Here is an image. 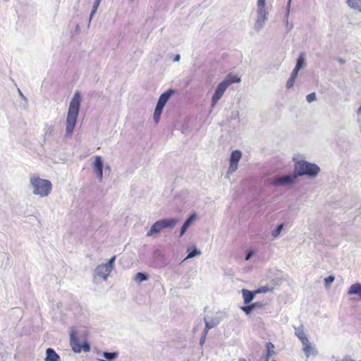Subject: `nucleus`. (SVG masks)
<instances>
[{"instance_id": "39", "label": "nucleus", "mask_w": 361, "mask_h": 361, "mask_svg": "<svg viewBox=\"0 0 361 361\" xmlns=\"http://www.w3.org/2000/svg\"><path fill=\"white\" fill-rule=\"evenodd\" d=\"M160 117H161V114L154 111V114H153V119L156 123H157L159 121Z\"/></svg>"}, {"instance_id": "40", "label": "nucleus", "mask_w": 361, "mask_h": 361, "mask_svg": "<svg viewBox=\"0 0 361 361\" xmlns=\"http://www.w3.org/2000/svg\"><path fill=\"white\" fill-rule=\"evenodd\" d=\"M164 108V106L157 103L154 111L161 114Z\"/></svg>"}, {"instance_id": "23", "label": "nucleus", "mask_w": 361, "mask_h": 361, "mask_svg": "<svg viewBox=\"0 0 361 361\" xmlns=\"http://www.w3.org/2000/svg\"><path fill=\"white\" fill-rule=\"evenodd\" d=\"M205 324H207V329H212L220 324V319L218 317L212 318L209 321H207L206 318H204Z\"/></svg>"}, {"instance_id": "37", "label": "nucleus", "mask_w": 361, "mask_h": 361, "mask_svg": "<svg viewBox=\"0 0 361 361\" xmlns=\"http://www.w3.org/2000/svg\"><path fill=\"white\" fill-rule=\"evenodd\" d=\"M53 132H54V126H46L45 135H51Z\"/></svg>"}, {"instance_id": "46", "label": "nucleus", "mask_w": 361, "mask_h": 361, "mask_svg": "<svg viewBox=\"0 0 361 361\" xmlns=\"http://www.w3.org/2000/svg\"><path fill=\"white\" fill-rule=\"evenodd\" d=\"M205 341H206V337L201 336V338L200 339V345H203L204 343H205Z\"/></svg>"}, {"instance_id": "13", "label": "nucleus", "mask_w": 361, "mask_h": 361, "mask_svg": "<svg viewBox=\"0 0 361 361\" xmlns=\"http://www.w3.org/2000/svg\"><path fill=\"white\" fill-rule=\"evenodd\" d=\"M174 93V90L169 89L159 96L157 103L165 106L166 104Z\"/></svg>"}, {"instance_id": "42", "label": "nucleus", "mask_w": 361, "mask_h": 361, "mask_svg": "<svg viewBox=\"0 0 361 361\" xmlns=\"http://www.w3.org/2000/svg\"><path fill=\"white\" fill-rule=\"evenodd\" d=\"M300 71L299 69H297L295 67L294 68V69L293 70L291 74H290V76L291 77H293L295 78H297L298 75V72Z\"/></svg>"}, {"instance_id": "50", "label": "nucleus", "mask_w": 361, "mask_h": 361, "mask_svg": "<svg viewBox=\"0 0 361 361\" xmlns=\"http://www.w3.org/2000/svg\"><path fill=\"white\" fill-rule=\"evenodd\" d=\"M337 61L340 63H345V61L344 59H343L342 58H338L337 59Z\"/></svg>"}, {"instance_id": "1", "label": "nucleus", "mask_w": 361, "mask_h": 361, "mask_svg": "<svg viewBox=\"0 0 361 361\" xmlns=\"http://www.w3.org/2000/svg\"><path fill=\"white\" fill-rule=\"evenodd\" d=\"M82 97L81 94L79 91H76L74 93L73 98L71 100L66 121V137H71L73 130L75 128L77 119L80 109Z\"/></svg>"}, {"instance_id": "35", "label": "nucleus", "mask_w": 361, "mask_h": 361, "mask_svg": "<svg viewBox=\"0 0 361 361\" xmlns=\"http://www.w3.org/2000/svg\"><path fill=\"white\" fill-rule=\"evenodd\" d=\"M238 164L230 163L229 168H228V172L231 173L235 172L238 169Z\"/></svg>"}, {"instance_id": "54", "label": "nucleus", "mask_w": 361, "mask_h": 361, "mask_svg": "<svg viewBox=\"0 0 361 361\" xmlns=\"http://www.w3.org/2000/svg\"><path fill=\"white\" fill-rule=\"evenodd\" d=\"M242 361H246V360H245V359H243V360H242Z\"/></svg>"}, {"instance_id": "31", "label": "nucleus", "mask_w": 361, "mask_h": 361, "mask_svg": "<svg viewBox=\"0 0 361 361\" xmlns=\"http://www.w3.org/2000/svg\"><path fill=\"white\" fill-rule=\"evenodd\" d=\"M306 99L307 102L311 103L317 99L315 92L310 93L307 95Z\"/></svg>"}, {"instance_id": "5", "label": "nucleus", "mask_w": 361, "mask_h": 361, "mask_svg": "<svg viewBox=\"0 0 361 361\" xmlns=\"http://www.w3.org/2000/svg\"><path fill=\"white\" fill-rule=\"evenodd\" d=\"M76 334L77 333L73 331L71 333L70 343L73 352L80 353L82 350L86 353L90 352L91 349L90 343L85 341L80 344Z\"/></svg>"}, {"instance_id": "3", "label": "nucleus", "mask_w": 361, "mask_h": 361, "mask_svg": "<svg viewBox=\"0 0 361 361\" xmlns=\"http://www.w3.org/2000/svg\"><path fill=\"white\" fill-rule=\"evenodd\" d=\"M295 173L298 177L307 176L310 178L316 177L320 171V168L316 164L305 160H300L295 164Z\"/></svg>"}, {"instance_id": "4", "label": "nucleus", "mask_w": 361, "mask_h": 361, "mask_svg": "<svg viewBox=\"0 0 361 361\" xmlns=\"http://www.w3.org/2000/svg\"><path fill=\"white\" fill-rule=\"evenodd\" d=\"M298 178L297 174L295 173V169L293 173H289L281 176H275L271 179L270 183L274 186H286L293 184Z\"/></svg>"}, {"instance_id": "12", "label": "nucleus", "mask_w": 361, "mask_h": 361, "mask_svg": "<svg viewBox=\"0 0 361 361\" xmlns=\"http://www.w3.org/2000/svg\"><path fill=\"white\" fill-rule=\"evenodd\" d=\"M247 305L243 306L240 309L247 314H250L254 310L257 308H263L264 304L261 302H255L252 304H246Z\"/></svg>"}, {"instance_id": "32", "label": "nucleus", "mask_w": 361, "mask_h": 361, "mask_svg": "<svg viewBox=\"0 0 361 361\" xmlns=\"http://www.w3.org/2000/svg\"><path fill=\"white\" fill-rule=\"evenodd\" d=\"M295 78L293 77L290 76L288 78L287 82H286V88L290 89L291 88L294 83H295Z\"/></svg>"}, {"instance_id": "24", "label": "nucleus", "mask_w": 361, "mask_h": 361, "mask_svg": "<svg viewBox=\"0 0 361 361\" xmlns=\"http://www.w3.org/2000/svg\"><path fill=\"white\" fill-rule=\"evenodd\" d=\"M200 255H201L200 250H199L195 246H193V247H189L188 249V255H187L185 259L193 258V257Z\"/></svg>"}, {"instance_id": "29", "label": "nucleus", "mask_w": 361, "mask_h": 361, "mask_svg": "<svg viewBox=\"0 0 361 361\" xmlns=\"http://www.w3.org/2000/svg\"><path fill=\"white\" fill-rule=\"evenodd\" d=\"M283 226H284V224H279L275 229H274L272 231H271V235L274 238H277L279 237V235H280V233H281V231L283 230Z\"/></svg>"}, {"instance_id": "15", "label": "nucleus", "mask_w": 361, "mask_h": 361, "mask_svg": "<svg viewBox=\"0 0 361 361\" xmlns=\"http://www.w3.org/2000/svg\"><path fill=\"white\" fill-rule=\"evenodd\" d=\"M45 353L46 357L44 358V361H60V356L53 348H48Z\"/></svg>"}, {"instance_id": "2", "label": "nucleus", "mask_w": 361, "mask_h": 361, "mask_svg": "<svg viewBox=\"0 0 361 361\" xmlns=\"http://www.w3.org/2000/svg\"><path fill=\"white\" fill-rule=\"evenodd\" d=\"M30 187L32 189L34 195H39L42 197H47L52 190L51 181L36 176L30 177Z\"/></svg>"}, {"instance_id": "7", "label": "nucleus", "mask_w": 361, "mask_h": 361, "mask_svg": "<svg viewBox=\"0 0 361 361\" xmlns=\"http://www.w3.org/2000/svg\"><path fill=\"white\" fill-rule=\"evenodd\" d=\"M228 87L224 80L221 82L215 89L214 93L212 98V106L214 107L218 101L221 98L224 93Z\"/></svg>"}, {"instance_id": "22", "label": "nucleus", "mask_w": 361, "mask_h": 361, "mask_svg": "<svg viewBox=\"0 0 361 361\" xmlns=\"http://www.w3.org/2000/svg\"><path fill=\"white\" fill-rule=\"evenodd\" d=\"M347 4L352 9L361 12V0H347Z\"/></svg>"}, {"instance_id": "34", "label": "nucleus", "mask_w": 361, "mask_h": 361, "mask_svg": "<svg viewBox=\"0 0 361 361\" xmlns=\"http://www.w3.org/2000/svg\"><path fill=\"white\" fill-rule=\"evenodd\" d=\"M98 7H99L98 5H96L94 4H93V6H92V11H91V13H90V16L89 23H90L91 20L92 19V17L94 16V15L97 12Z\"/></svg>"}, {"instance_id": "33", "label": "nucleus", "mask_w": 361, "mask_h": 361, "mask_svg": "<svg viewBox=\"0 0 361 361\" xmlns=\"http://www.w3.org/2000/svg\"><path fill=\"white\" fill-rule=\"evenodd\" d=\"M290 4H291V0H288V3H287V6H286V21L287 25H288V15H289V12H290Z\"/></svg>"}, {"instance_id": "55", "label": "nucleus", "mask_w": 361, "mask_h": 361, "mask_svg": "<svg viewBox=\"0 0 361 361\" xmlns=\"http://www.w3.org/2000/svg\"><path fill=\"white\" fill-rule=\"evenodd\" d=\"M272 361H276V360H272Z\"/></svg>"}, {"instance_id": "44", "label": "nucleus", "mask_w": 361, "mask_h": 361, "mask_svg": "<svg viewBox=\"0 0 361 361\" xmlns=\"http://www.w3.org/2000/svg\"><path fill=\"white\" fill-rule=\"evenodd\" d=\"M209 329H207V324H205V328H204V331L202 333V336L206 337Z\"/></svg>"}, {"instance_id": "36", "label": "nucleus", "mask_w": 361, "mask_h": 361, "mask_svg": "<svg viewBox=\"0 0 361 361\" xmlns=\"http://www.w3.org/2000/svg\"><path fill=\"white\" fill-rule=\"evenodd\" d=\"M334 279H335V277L332 275L327 276L326 278L324 279L325 285L328 286V285L331 284L334 281Z\"/></svg>"}, {"instance_id": "43", "label": "nucleus", "mask_w": 361, "mask_h": 361, "mask_svg": "<svg viewBox=\"0 0 361 361\" xmlns=\"http://www.w3.org/2000/svg\"><path fill=\"white\" fill-rule=\"evenodd\" d=\"M254 252L252 250H250L245 255V260H249L253 255Z\"/></svg>"}, {"instance_id": "51", "label": "nucleus", "mask_w": 361, "mask_h": 361, "mask_svg": "<svg viewBox=\"0 0 361 361\" xmlns=\"http://www.w3.org/2000/svg\"><path fill=\"white\" fill-rule=\"evenodd\" d=\"M101 1H102V0H94V4H96V5L99 6V4H100V3H101Z\"/></svg>"}, {"instance_id": "26", "label": "nucleus", "mask_w": 361, "mask_h": 361, "mask_svg": "<svg viewBox=\"0 0 361 361\" xmlns=\"http://www.w3.org/2000/svg\"><path fill=\"white\" fill-rule=\"evenodd\" d=\"M224 81L226 82V84L228 87L230 85L233 83L239 82L240 81V78L235 75H228V76Z\"/></svg>"}, {"instance_id": "16", "label": "nucleus", "mask_w": 361, "mask_h": 361, "mask_svg": "<svg viewBox=\"0 0 361 361\" xmlns=\"http://www.w3.org/2000/svg\"><path fill=\"white\" fill-rule=\"evenodd\" d=\"M348 295H355L361 299V283H355L350 286L347 292Z\"/></svg>"}, {"instance_id": "19", "label": "nucleus", "mask_w": 361, "mask_h": 361, "mask_svg": "<svg viewBox=\"0 0 361 361\" xmlns=\"http://www.w3.org/2000/svg\"><path fill=\"white\" fill-rule=\"evenodd\" d=\"M161 227L159 221L154 223L148 231L147 235L151 236L154 234H157L161 231Z\"/></svg>"}, {"instance_id": "8", "label": "nucleus", "mask_w": 361, "mask_h": 361, "mask_svg": "<svg viewBox=\"0 0 361 361\" xmlns=\"http://www.w3.org/2000/svg\"><path fill=\"white\" fill-rule=\"evenodd\" d=\"M111 271L104 264L98 265L93 274V281H95L97 277L106 281Z\"/></svg>"}, {"instance_id": "21", "label": "nucleus", "mask_w": 361, "mask_h": 361, "mask_svg": "<svg viewBox=\"0 0 361 361\" xmlns=\"http://www.w3.org/2000/svg\"><path fill=\"white\" fill-rule=\"evenodd\" d=\"M242 157V152L240 150H234L231 152L229 162L238 164V162Z\"/></svg>"}, {"instance_id": "20", "label": "nucleus", "mask_w": 361, "mask_h": 361, "mask_svg": "<svg viewBox=\"0 0 361 361\" xmlns=\"http://www.w3.org/2000/svg\"><path fill=\"white\" fill-rule=\"evenodd\" d=\"M306 65V55L304 52H301L297 59L295 68L300 70Z\"/></svg>"}, {"instance_id": "17", "label": "nucleus", "mask_w": 361, "mask_h": 361, "mask_svg": "<svg viewBox=\"0 0 361 361\" xmlns=\"http://www.w3.org/2000/svg\"><path fill=\"white\" fill-rule=\"evenodd\" d=\"M294 328L295 330V334L300 339L301 343H307L308 342V338L306 336V335L303 331V326L300 325L298 327H294Z\"/></svg>"}, {"instance_id": "38", "label": "nucleus", "mask_w": 361, "mask_h": 361, "mask_svg": "<svg viewBox=\"0 0 361 361\" xmlns=\"http://www.w3.org/2000/svg\"><path fill=\"white\" fill-rule=\"evenodd\" d=\"M257 9L262 8V10L265 9V0H258L257 1Z\"/></svg>"}, {"instance_id": "28", "label": "nucleus", "mask_w": 361, "mask_h": 361, "mask_svg": "<svg viewBox=\"0 0 361 361\" xmlns=\"http://www.w3.org/2000/svg\"><path fill=\"white\" fill-rule=\"evenodd\" d=\"M274 345L271 343V342H268L266 343V355L267 356H269L271 357V355H274L275 354V352L274 350Z\"/></svg>"}, {"instance_id": "9", "label": "nucleus", "mask_w": 361, "mask_h": 361, "mask_svg": "<svg viewBox=\"0 0 361 361\" xmlns=\"http://www.w3.org/2000/svg\"><path fill=\"white\" fill-rule=\"evenodd\" d=\"M95 173L99 180L103 179L104 161L100 156H96L92 164Z\"/></svg>"}, {"instance_id": "52", "label": "nucleus", "mask_w": 361, "mask_h": 361, "mask_svg": "<svg viewBox=\"0 0 361 361\" xmlns=\"http://www.w3.org/2000/svg\"><path fill=\"white\" fill-rule=\"evenodd\" d=\"M357 114H361V106L357 109Z\"/></svg>"}, {"instance_id": "10", "label": "nucleus", "mask_w": 361, "mask_h": 361, "mask_svg": "<svg viewBox=\"0 0 361 361\" xmlns=\"http://www.w3.org/2000/svg\"><path fill=\"white\" fill-rule=\"evenodd\" d=\"M197 215L195 213H193L190 214L186 220L184 221L183 226L180 228V236H183L187 230L189 228V227L191 226V224L194 222V221L196 219Z\"/></svg>"}, {"instance_id": "30", "label": "nucleus", "mask_w": 361, "mask_h": 361, "mask_svg": "<svg viewBox=\"0 0 361 361\" xmlns=\"http://www.w3.org/2000/svg\"><path fill=\"white\" fill-rule=\"evenodd\" d=\"M116 257L114 255L112 257H111L108 262H106V264H104V265L106 266V267H108L111 271L113 270V268H114V263H115V260H116Z\"/></svg>"}, {"instance_id": "27", "label": "nucleus", "mask_w": 361, "mask_h": 361, "mask_svg": "<svg viewBox=\"0 0 361 361\" xmlns=\"http://www.w3.org/2000/svg\"><path fill=\"white\" fill-rule=\"evenodd\" d=\"M102 355L107 361H112L118 356V353L116 352H103Z\"/></svg>"}, {"instance_id": "14", "label": "nucleus", "mask_w": 361, "mask_h": 361, "mask_svg": "<svg viewBox=\"0 0 361 361\" xmlns=\"http://www.w3.org/2000/svg\"><path fill=\"white\" fill-rule=\"evenodd\" d=\"M242 294L244 300V303L249 304L254 300L255 296L257 294V292L256 290L252 291L247 289H243Z\"/></svg>"}, {"instance_id": "53", "label": "nucleus", "mask_w": 361, "mask_h": 361, "mask_svg": "<svg viewBox=\"0 0 361 361\" xmlns=\"http://www.w3.org/2000/svg\"><path fill=\"white\" fill-rule=\"evenodd\" d=\"M99 361H106V360H99Z\"/></svg>"}, {"instance_id": "45", "label": "nucleus", "mask_w": 361, "mask_h": 361, "mask_svg": "<svg viewBox=\"0 0 361 361\" xmlns=\"http://www.w3.org/2000/svg\"><path fill=\"white\" fill-rule=\"evenodd\" d=\"M209 329H207V324H205V328H204V331L202 333V336L206 337Z\"/></svg>"}, {"instance_id": "49", "label": "nucleus", "mask_w": 361, "mask_h": 361, "mask_svg": "<svg viewBox=\"0 0 361 361\" xmlns=\"http://www.w3.org/2000/svg\"><path fill=\"white\" fill-rule=\"evenodd\" d=\"M269 356H267V355H264L262 359V361H269Z\"/></svg>"}, {"instance_id": "41", "label": "nucleus", "mask_w": 361, "mask_h": 361, "mask_svg": "<svg viewBox=\"0 0 361 361\" xmlns=\"http://www.w3.org/2000/svg\"><path fill=\"white\" fill-rule=\"evenodd\" d=\"M269 290L270 289L267 286H262V287H260L259 288H258L257 290H256V292H257V293H267Z\"/></svg>"}, {"instance_id": "25", "label": "nucleus", "mask_w": 361, "mask_h": 361, "mask_svg": "<svg viewBox=\"0 0 361 361\" xmlns=\"http://www.w3.org/2000/svg\"><path fill=\"white\" fill-rule=\"evenodd\" d=\"M149 276L146 273L138 272L135 274L134 279L137 283H141L142 281H145L148 279Z\"/></svg>"}, {"instance_id": "6", "label": "nucleus", "mask_w": 361, "mask_h": 361, "mask_svg": "<svg viewBox=\"0 0 361 361\" xmlns=\"http://www.w3.org/2000/svg\"><path fill=\"white\" fill-rule=\"evenodd\" d=\"M268 13L266 10L262 8L257 9V18L254 25V29L259 32L264 26L265 22L267 20Z\"/></svg>"}, {"instance_id": "47", "label": "nucleus", "mask_w": 361, "mask_h": 361, "mask_svg": "<svg viewBox=\"0 0 361 361\" xmlns=\"http://www.w3.org/2000/svg\"><path fill=\"white\" fill-rule=\"evenodd\" d=\"M239 116V112L238 111L232 112V118H236Z\"/></svg>"}, {"instance_id": "11", "label": "nucleus", "mask_w": 361, "mask_h": 361, "mask_svg": "<svg viewBox=\"0 0 361 361\" xmlns=\"http://www.w3.org/2000/svg\"><path fill=\"white\" fill-rule=\"evenodd\" d=\"M161 229L173 228L178 222V220L175 218H168L159 220Z\"/></svg>"}, {"instance_id": "48", "label": "nucleus", "mask_w": 361, "mask_h": 361, "mask_svg": "<svg viewBox=\"0 0 361 361\" xmlns=\"http://www.w3.org/2000/svg\"><path fill=\"white\" fill-rule=\"evenodd\" d=\"M173 61L178 62L180 60V54H176L173 58Z\"/></svg>"}, {"instance_id": "18", "label": "nucleus", "mask_w": 361, "mask_h": 361, "mask_svg": "<svg viewBox=\"0 0 361 361\" xmlns=\"http://www.w3.org/2000/svg\"><path fill=\"white\" fill-rule=\"evenodd\" d=\"M303 345V351L306 355L307 357H309L310 355H316L317 350L311 346L310 342L308 341V342L306 343H302Z\"/></svg>"}]
</instances>
